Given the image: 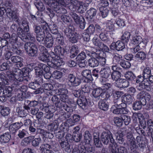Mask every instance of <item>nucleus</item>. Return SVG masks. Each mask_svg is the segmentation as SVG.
<instances>
[{"mask_svg":"<svg viewBox=\"0 0 153 153\" xmlns=\"http://www.w3.org/2000/svg\"><path fill=\"white\" fill-rule=\"evenodd\" d=\"M101 137L102 141L104 144H108L110 141L111 144H109V148L111 153H128L127 149L125 147L117 148V144L115 142L112 134L110 131L102 132Z\"/></svg>","mask_w":153,"mask_h":153,"instance_id":"nucleus-1","label":"nucleus"},{"mask_svg":"<svg viewBox=\"0 0 153 153\" xmlns=\"http://www.w3.org/2000/svg\"><path fill=\"white\" fill-rule=\"evenodd\" d=\"M48 53V52L40 53L38 57L39 60L44 62H47L49 66L54 69H57L63 64V62L60 59L59 56L56 55L53 52L51 53V56L52 59L50 61Z\"/></svg>","mask_w":153,"mask_h":153,"instance_id":"nucleus-2","label":"nucleus"},{"mask_svg":"<svg viewBox=\"0 0 153 153\" xmlns=\"http://www.w3.org/2000/svg\"><path fill=\"white\" fill-rule=\"evenodd\" d=\"M6 74L9 82L10 81L14 80V84L16 85H19V82L23 81H27L28 80L23 71L19 68H14L12 71H8L6 72Z\"/></svg>","mask_w":153,"mask_h":153,"instance_id":"nucleus-3","label":"nucleus"},{"mask_svg":"<svg viewBox=\"0 0 153 153\" xmlns=\"http://www.w3.org/2000/svg\"><path fill=\"white\" fill-rule=\"evenodd\" d=\"M24 48L29 56L34 57L37 56L38 48L35 44L30 42H27L25 44Z\"/></svg>","mask_w":153,"mask_h":153,"instance_id":"nucleus-4","label":"nucleus"},{"mask_svg":"<svg viewBox=\"0 0 153 153\" xmlns=\"http://www.w3.org/2000/svg\"><path fill=\"white\" fill-rule=\"evenodd\" d=\"M104 90V88L101 87L94 88L92 92V96L98 100L102 98L108 99L110 95L109 93H105Z\"/></svg>","mask_w":153,"mask_h":153,"instance_id":"nucleus-5","label":"nucleus"},{"mask_svg":"<svg viewBox=\"0 0 153 153\" xmlns=\"http://www.w3.org/2000/svg\"><path fill=\"white\" fill-rule=\"evenodd\" d=\"M21 23L22 26H23L22 29V33L24 34L25 37L24 39L30 40L31 41H34L35 40V37L33 36L31 34L28 33L29 31V27L28 25V22L26 19L23 18L21 19Z\"/></svg>","mask_w":153,"mask_h":153,"instance_id":"nucleus-6","label":"nucleus"},{"mask_svg":"<svg viewBox=\"0 0 153 153\" xmlns=\"http://www.w3.org/2000/svg\"><path fill=\"white\" fill-rule=\"evenodd\" d=\"M122 130L125 131L126 134V138L128 142L130 145V148L131 150L134 149L136 147V142L135 138L133 137V134L131 131V128H123Z\"/></svg>","mask_w":153,"mask_h":153,"instance_id":"nucleus-7","label":"nucleus"},{"mask_svg":"<svg viewBox=\"0 0 153 153\" xmlns=\"http://www.w3.org/2000/svg\"><path fill=\"white\" fill-rule=\"evenodd\" d=\"M48 5H51L54 8V11L58 13L63 14L66 12V10L60 7V3L58 1L54 0H43ZM60 2V1H59Z\"/></svg>","mask_w":153,"mask_h":153,"instance_id":"nucleus-8","label":"nucleus"},{"mask_svg":"<svg viewBox=\"0 0 153 153\" xmlns=\"http://www.w3.org/2000/svg\"><path fill=\"white\" fill-rule=\"evenodd\" d=\"M35 73L38 76H42L44 74V71L48 72L50 71V68L46 65L40 63L35 68Z\"/></svg>","mask_w":153,"mask_h":153,"instance_id":"nucleus-9","label":"nucleus"},{"mask_svg":"<svg viewBox=\"0 0 153 153\" xmlns=\"http://www.w3.org/2000/svg\"><path fill=\"white\" fill-rule=\"evenodd\" d=\"M55 142L50 140L48 143H44L40 147L41 153H54L51 149H53Z\"/></svg>","mask_w":153,"mask_h":153,"instance_id":"nucleus-10","label":"nucleus"},{"mask_svg":"<svg viewBox=\"0 0 153 153\" xmlns=\"http://www.w3.org/2000/svg\"><path fill=\"white\" fill-rule=\"evenodd\" d=\"M34 32L37 34L49 33V27L47 23L41 25H34L33 26Z\"/></svg>","mask_w":153,"mask_h":153,"instance_id":"nucleus-11","label":"nucleus"},{"mask_svg":"<svg viewBox=\"0 0 153 153\" xmlns=\"http://www.w3.org/2000/svg\"><path fill=\"white\" fill-rule=\"evenodd\" d=\"M67 79L69 82H70L72 86H77L79 85L81 83L82 79L72 74H68Z\"/></svg>","mask_w":153,"mask_h":153,"instance_id":"nucleus-12","label":"nucleus"},{"mask_svg":"<svg viewBox=\"0 0 153 153\" xmlns=\"http://www.w3.org/2000/svg\"><path fill=\"white\" fill-rule=\"evenodd\" d=\"M10 30L14 33L17 32V34L18 35L19 37L22 40L24 41V38L26 37L25 36L24 34L22 33V29L20 27H17V25L16 24H13L11 26Z\"/></svg>","mask_w":153,"mask_h":153,"instance_id":"nucleus-13","label":"nucleus"},{"mask_svg":"<svg viewBox=\"0 0 153 153\" xmlns=\"http://www.w3.org/2000/svg\"><path fill=\"white\" fill-rule=\"evenodd\" d=\"M110 48L112 50H116L117 51H122L125 48L124 43L122 41L119 40L116 42H113L110 46Z\"/></svg>","mask_w":153,"mask_h":153,"instance_id":"nucleus-14","label":"nucleus"},{"mask_svg":"<svg viewBox=\"0 0 153 153\" xmlns=\"http://www.w3.org/2000/svg\"><path fill=\"white\" fill-rule=\"evenodd\" d=\"M132 42L133 44L140 46L141 48H144L146 45V42L143 41L141 37L139 36H133L132 39Z\"/></svg>","mask_w":153,"mask_h":153,"instance_id":"nucleus-15","label":"nucleus"},{"mask_svg":"<svg viewBox=\"0 0 153 153\" xmlns=\"http://www.w3.org/2000/svg\"><path fill=\"white\" fill-rule=\"evenodd\" d=\"M44 41L42 44L44 45L47 48H51L53 47L54 43L53 39L50 33L47 34Z\"/></svg>","mask_w":153,"mask_h":153,"instance_id":"nucleus-16","label":"nucleus"},{"mask_svg":"<svg viewBox=\"0 0 153 153\" xmlns=\"http://www.w3.org/2000/svg\"><path fill=\"white\" fill-rule=\"evenodd\" d=\"M39 104L38 101L35 100L30 101L28 100H25L23 108L26 111H29L30 107H35Z\"/></svg>","mask_w":153,"mask_h":153,"instance_id":"nucleus-17","label":"nucleus"},{"mask_svg":"<svg viewBox=\"0 0 153 153\" xmlns=\"http://www.w3.org/2000/svg\"><path fill=\"white\" fill-rule=\"evenodd\" d=\"M51 100L54 104L55 106L62 110H63V108L65 103L60 101L59 99L56 96H53Z\"/></svg>","mask_w":153,"mask_h":153,"instance_id":"nucleus-18","label":"nucleus"},{"mask_svg":"<svg viewBox=\"0 0 153 153\" xmlns=\"http://www.w3.org/2000/svg\"><path fill=\"white\" fill-rule=\"evenodd\" d=\"M129 82L125 79L120 78L115 83V86L119 88H124L128 86Z\"/></svg>","mask_w":153,"mask_h":153,"instance_id":"nucleus-19","label":"nucleus"},{"mask_svg":"<svg viewBox=\"0 0 153 153\" xmlns=\"http://www.w3.org/2000/svg\"><path fill=\"white\" fill-rule=\"evenodd\" d=\"M150 83L148 82V80L146 79L145 81L142 82H140L138 85L137 86V89L140 91L146 89L148 91H151V87Z\"/></svg>","mask_w":153,"mask_h":153,"instance_id":"nucleus-20","label":"nucleus"},{"mask_svg":"<svg viewBox=\"0 0 153 153\" xmlns=\"http://www.w3.org/2000/svg\"><path fill=\"white\" fill-rule=\"evenodd\" d=\"M11 61L13 63H16V65L18 68H21L23 66V59L18 56H14L10 58Z\"/></svg>","mask_w":153,"mask_h":153,"instance_id":"nucleus-21","label":"nucleus"},{"mask_svg":"<svg viewBox=\"0 0 153 153\" xmlns=\"http://www.w3.org/2000/svg\"><path fill=\"white\" fill-rule=\"evenodd\" d=\"M100 72L102 78L107 79L110 76L111 72L110 68L106 66L102 68Z\"/></svg>","mask_w":153,"mask_h":153,"instance_id":"nucleus-22","label":"nucleus"},{"mask_svg":"<svg viewBox=\"0 0 153 153\" xmlns=\"http://www.w3.org/2000/svg\"><path fill=\"white\" fill-rule=\"evenodd\" d=\"M6 85H4L3 88L0 87V88L3 90L2 94L5 95V96L7 97H10L12 95L13 88L10 86H6Z\"/></svg>","mask_w":153,"mask_h":153,"instance_id":"nucleus-23","label":"nucleus"},{"mask_svg":"<svg viewBox=\"0 0 153 153\" xmlns=\"http://www.w3.org/2000/svg\"><path fill=\"white\" fill-rule=\"evenodd\" d=\"M0 80L1 81L0 82V87L2 88L4 86V85L10 84L8 79H7L6 74L4 72L0 73Z\"/></svg>","mask_w":153,"mask_h":153,"instance_id":"nucleus-24","label":"nucleus"},{"mask_svg":"<svg viewBox=\"0 0 153 153\" xmlns=\"http://www.w3.org/2000/svg\"><path fill=\"white\" fill-rule=\"evenodd\" d=\"M82 75L87 80V82H90L93 80L91 70H85L82 71Z\"/></svg>","mask_w":153,"mask_h":153,"instance_id":"nucleus-25","label":"nucleus"},{"mask_svg":"<svg viewBox=\"0 0 153 153\" xmlns=\"http://www.w3.org/2000/svg\"><path fill=\"white\" fill-rule=\"evenodd\" d=\"M108 99L102 98L98 102V105L100 109L104 111H107L109 105L107 102H106L105 100Z\"/></svg>","mask_w":153,"mask_h":153,"instance_id":"nucleus-26","label":"nucleus"},{"mask_svg":"<svg viewBox=\"0 0 153 153\" xmlns=\"http://www.w3.org/2000/svg\"><path fill=\"white\" fill-rule=\"evenodd\" d=\"M97 13V10L96 9L91 7L87 11L86 14L87 15V16L86 18L88 19L89 20L93 19H94Z\"/></svg>","mask_w":153,"mask_h":153,"instance_id":"nucleus-27","label":"nucleus"},{"mask_svg":"<svg viewBox=\"0 0 153 153\" xmlns=\"http://www.w3.org/2000/svg\"><path fill=\"white\" fill-rule=\"evenodd\" d=\"M87 99L85 97H81L80 98L78 99L77 101V103L78 105L83 109H85V108L88 104Z\"/></svg>","mask_w":153,"mask_h":153,"instance_id":"nucleus-28","label":"nucleus"},{"mask_svg":"<svg viewBox=\"0 0 153 153\" xmlns=\"http://www.w3.org/2000/svg\"><path fill=\"white\" fill-rule=\"evenodd\" d=\"M145 98L147 101L146 109L149 110L153 108V101L152 99L151 95L148 93H146L145 96Z\"/></svg>","mask_w":153,"mask_h":153,"instance_id":"nucleus-29","label":"nucleus"},{"mask_svg":"<svg viewBox=\"0 0 153 153\" xmlns=\"http://www.w3.org/2000/svg\"><path fill=\"white\" fill-rule=\"evenodd\" d=\"M147 124L149 126V129L147 132L148 136L150 138L151 137L152 139V141L153 143V136L152 133L153 131V121L152 119H149L147 120Z\"/></svg>","mask_w":153,"mask_h":153,"instance_id":"nucleus-30","label":"nucleus"},{"mask_svg":"<svg viewBox=\"0 0 153 153\" xmlns=\"http://www.w3.org/2000/svg\"><path fill=\"white\" fill-rule=\"evenodd\" d=\"M67 27L64 29L63 30L64 35L68 38L71 37V36L75 32L74 28L73 27Z\"/></svg>","mask_w":153,"mask_h":153,"instance_id":"nucleus-31","label":"nucleus"},{"mask_svg":"<svg viewBox=\"0 0 153 153\" xmlns=\"http://www.w3.org/2000/svg\"><path fill=\"white\" fill-rule=\"evenodd\" d=\"M107 34L108 31L104 30L103 32L100 33L99 37L101 40L108 44H109L110 43V41L109 39L108 38Z\"/></svg>","mask_w":153,"mask_h":153,"instance_id":"nucleus-32","label":"nucleus"},{"mask_svg":"<svg viewBox=\"0 0 153 153\" xmlns=\"http://www.w3.org/2000/svg\"><path fill=\"white\" fill-rule=\"evenodd\" d=\"M88 65L91 67H97L99 64V61L94 57H91L88 60Z\"/></svg>","mask_w":153,"mask_h":153,"instance_id":"nucleus-33","label":"nucleus"},{"mask_svg":"<svg viewBox=\"0 0 153 153\" xmlns=\"http://www.w3.org/2000/svg\"><path fill=\"white\" fill-rule=\"evenodd\" d=\"M59 142L61 147L66 152L69 153L71 152L70 145L68 142L59 140Z\"/></svg>","mask_w":153,"mask_h":153,"instance_id":"nucleus-34","label":"nucleus"},{"mask_svg":"<svg viewBox=\"0 0 153 153\" xmlns=\"http://www.w3.org/2000/svg\"><path fill=\"white\" fill-rule=\"evenodd\" d=\"M11 138V135L8 132L5 133L0 136V141L2 143L8 142Z\"/></svg>","mask_w":153,"mask_h":153,"instance_id":"nucleus-35","label":"nucleus"},{"mask_svg":"<svg viewBox=\"0 0 153 153\" xmlns=\"http://www.w3.org/2000/svg\"><path fill=\"white\" fill-rule=\"evenodd\" d=\"M126 78L133 83H135L136 76L135 74L131 71H128L126 73L125 75Z\"/></svg>","mask_w":153,"mask_h":153,"instance_id":"nucleus-36","label":"nucleus"},{"mask_svg":"<svg viewBox=\"0 0 153 153\" xmlns=\"http://www.w3.org/2000/svg\"><path fill=\"white\" fill-rule=\"evenodd\" d=\"M79 52V48L76 45H74L72 46L70 52V57L73 58L76 56Z\"/></svg>","mask_w":153,"mask_h":153,"instance_id":"nucleus-37","label":"nucleus"},{"mask_svg":"<svg viewBox=\"0 0 153 153\" xmlns=\"http://www.w3.org/2000/svg\"><path fill=\"white\" fill-rule=\"evenodd\" d=\"M123 130L122 131V132L120 133L117 132L115 134V136H116V141L118 143L120 144H122L124 141V140L123 138L124 135V134L123 133Z\"/></svg>","mask_w":153,"mask_h":153,"instance_id":"nucleus-38","label":"nucleus"},{"mask_svg":"<svg viewBox=\"0 0 153 153\" xmlns=\"http://www.w3.org/2000/svg\"><path fill=\"white\" fill-rule=\"evenodd\" d=\"M54 51L57 54V55H58V56H59L58 55L63 56L65 52L64 49L61 47L60 45L56 46L54 48Z\"/></svg>","mask_w":153,"mask_h":153,"instance_id":"nucleus-39","label":"nucleus"},{"mask_svg":"<svg viewBox=\"0 0 153 153\" xmlns=\"http://www.w3.org/2000/svg\"><path fill=\"white\" fill-rule=\"evenodd\" d=\"M46 35V33L36 34V39L37 42L39 43L42 44L44 42Z\"/></svg>","mask_w":153,"mask_h":153,"instance_id":"nucleus-40","label":"nucleus"},{"mask_svg":"<svg viewBox=\"0 0 153 153\" xmlns=\"http://www.w3.org/2000/svg\"><path fill=\"white\" fill-rule=\"evenodd\" d=\"M79 35L76 32L74 33L71 37H69V40L70 42L73 43H76L79 39Z\"/></svg>","mask_w":153,"mask_h":153,"instance_id":"nucleus-41","label":"nucleus"},{"mask_svg":"<svg viewBox=\"0 0 153 153\" xmlns=\"http://www.w3.org/2000/svg\"><path fill=\"white\" fill-rule=\"evenodd\" d=\"M110 75L111 79L117 82L118 79H120L121 74V72H112Z\"/></svg>","mask_w":153,"mask_h":153,"instance_id":"nucleus-42","label":"nucleus"},{"mask_svg":"<svg viewBox=\"0 0 153 153\" xmlns=\"http://www.w3.org/2000/svg\"><path fill=\"white\" fill-rule=\"evenodd\" d=\"M58 128V124L55 122H53L48 125V130L51 131H53L54 132L56 131Z\"/></svg>","mask_w":153,"mask_h":153,"instance_id":"nucleus-43","label":"nucleus"},{"mask_svg":"<svg viewBox=\"0 0 153 153\" xmlns=\"http://www.w3.org/2000/svg\"><path fill=\"white\" fill-rule=\"evenodd\" d=\"M123 101L122 97V98H115V99H114L113 101L114 105H113L112 106L121 107L125 103H124Z\"/></svg>","mask_w":153,"mask_h":153,"instance_id":"nucleus-44","label":"nucleus"},{"mask_svg":"<svg viewBox=\"0 0 153 153\" xmlns=\"http://www.w3.org/2000/svg\"><path fill=\"white\" fill-rule=\"evenodd\" d=\"M34 137V136H31L25 138L22 141L21 145L22 146H26L29 144L32 141V140L33 139Z\"/></svg>","mask_w":153,"mask_h":153,"instance_id":"nucleus-45","label":"nucleus"},{"mask_svg":"<svg viewBox=\"0 0 153 153\" xmlns=\"http://www.w3.org/2000/svg\"><path fill=\"white\" fill-rule=\"evenodd\" d=\"M0 108H1L0 113L2 116L5 117L10 114V109L8 107L0 105Z\"/></svg>","mask_w":153,"mask_h":153,"instance_id":"nucleus-46","label":"nucleus"},{"mask_svg":"<svg viewBox=\"0 0 153 153\" xmlns=\"http://www.w3.org/2000/svg\"><path fill=\"white\" fill-rule=\"evenodd\" d=\"M16 111L18 113V115L20 117H24L28 114L27 111L25 109H22V107H19L17 108Z\"/></svg>","mask_w":153,"mask_h":153,"instance_id":"nucleus-47","label":"nucleus"},{"mask_svg":"<svg viewBox=\"0 0 153 153\" xmlns=\"http://www.w3.org/2000/svg\"><path fill=\"white\" fill-rule=\"evenodd\" d=\"M84 137L85 142L87 144H89L92 140V136L88 131H85Z\"/></svg>","mask_w":153,"mask_h":153,"instance_id":"nucleus-48","label":"nucleus"},{"mask_svg":"<svg viewBox=\"0 0 153 153\" xmlns=\"http://www.w3.org/2000/svg\"><path fill=\"white\" fill-rule=\"evenodd\" d=\"M70 14L76 24H79L80 22H81L80 17L76 13L71 12L70 13Z\"/></svg>","mask_w":153,"mask_h":153,"instance_id":"nucleus-49","label":"nucleus"},{"mask_svg":"<svg viewBox=\"0 0 153 153\" xmlns=\"http://www.w3.org/2000/svg\"><path fill=\"white\" fill-rule=\"evenodd\" d=\"M35 6L38 10L40 11L38 12L39 15L42 16V13L41 11H43L45 9L44 4L42 2H38L36 3Z\"/></svg>","mask_w":153,"mask_h":153,"instance_id":"nucleus-50","label":"nucleus"},{"mask_svg":"<svg viewBox=\"0 0 153 153\" xmlns=\"http://www.w3.org/2000/svg\"><path fill=\"white\" fill-rule=\"evenodd\" d=\"M146 53L143 51H141L138 52L136 54L135 57L141 60H143L146 59Z\"/></svg>","mask_w":153,"mask_h":153,"instance_id":"nucleus-51","label":"nucleus"},{"mask_svg":"<svg viewBox=\"0 0 153 153\" xmlns=\"http://www.w3.org/2000/svg\"><path fill=\"white\" fill-rule=\"evenodd\" d=\"M121 117L122 118L123 122H124L126 126L129 125L131 121L130 116L125 114H122L121 115Z\"/></svg>","mask_w":153,"mask_h":153,"instance_id":"nucleus-52","label":"nucleus"},{"mask_svg":"<svg viewBox=\"0 0 153 153\" xmlns=\"http://www.w3.org/2000/svg\"><path fill=\"white\" fill-rule=\"evenodd\" d=\"M124 103H127L128 104H130L132 102L133 100L132 97L130 94H128L122 97Z\"/></svg>","mask_w":153,"mask_h":153,"instance_id":"nucleus-53","label":"nucleus"},{"mask_svg":"<svg viewBox=\"0 0 153 153\" xmlns=\"http://www.w3.org/2000/svg\"><path fill=\"white\" fill-rule=\"evenodd\" d=\"M151 74V70L149 67L144 68L143 73V75L144 79H147L149 75Z\"/></svg>","mask_w":153,"mask_h":153,"instance_id":"nucleus-54","label":"nucleus"},{"mask_svg":"<svg viewBox=\"0 0 153 153\" xmlns=\"http://www.w3.org/2000/svg\"><path fill=\"white\" fill-rule=\"evenodd\" d=\"M92 42L93 44L95 45L100 48L102 46L103 43L102 42L101 40H100L98 38L94 37L92 39Z\"/></svg>","mask_w":153,"mask_h":153,"instance_id":"nucleus-55","label":"nucleus"},{"mask_svg":"<svg viewBox=\"0 0 153 153\" xmlns=\"http://www.w3.org/2000/svg\"><path fill=\"white\" fill-rule=\"evenodd\" d=\"M85 31L88 34L92 35L94 34L95 31V26L93 24H91Z\"/></svg>","mask_w":153,"mask_h":153,"instance_id":"nucleus-56","label":"nucleus"},{"mask_svg":"<svg viewBox=\"0 0 153 153\" xmlns=\"http://www.w3.org/2000/svg\"><path fill=\"white\" fill-rule=\"evenodd\" d=\"M82 135L81 133H75L73 134V140L75 142H78L80 141L82 138Z\"/></svg>","mask_w":153,"mask_h":153,"instance_id":"nucleus-57","label":"nucleus"},{"mask_svg":"<svg viewBox=\"0 0 153 153\" xmlns=\"http://www.w3.org/2000/svg\"><path fill=\"white\" fill-rule=\"evenodd\" d=\"M131 36L130 33L128 31L125 32L121 36V40L126 42H127Z\"/></svg>","mask_w":153,"mask_h":153,"instance_id":"nucleus-58","label":"nucleus"},{"mask_svg":"<svg viewBox=\"0 0 153 153\" xmlns=\"http://www.w3.org/2000/svg\"><path fill=\"white\" fill-rule=\"evenodd\" d=\"M120 65L125 69H128L130 68L131 66L130 62L128 61L123 60L120 62Z\"/></svg>","mask_w":153,"mask_h":153,"instance_id":"nucleus-59","label":"nucleus"},{"mask_svg":"<svg viewBox=\"0 0 153 153\" xmlns=\"http://www.w3.org/2000/svg\"><path fill=\"white\" fill-rule=\"evenodd\" d=\"M99 10L103 18L106 17L108 14V10L105 7H100Z\"/></svg>","mask_w":153,"mask_h":153,"instance_id":"nucleus-60","label":"nucleus"},{"mask_svg":"<svg viewBox=\"0 0 153 153\" xmlns=\"http://www.w3.org/2000/svg\"><path fill=\"white\" fill-rule=\"evenodd\" d=\"M111 110L114 114H121L120 107L112 106L111 108Z\"/></svg>","mask_w":153,"mask_h":153,"instance_id":"nucleus-61","label":"nucleus"},{"mask_svg":"<svg viewBox=\"0 0 153 153\" xmlns=\"http://www.w3.org/2000/svg\"><path fill=\"white\" fill-rule=\"evenodd\" d=\"M114 123L118 127L121 126L123 124V122L122 118L121 117H117L114 119Z\"/></svg>","mask_w":153,"mask_h":153,"instance_id":"nucleus-62","label":"nucleus"},{"mask_svg":"<svg viewBox=\"0 0 153 153\" xmlns=\"http://www.w3.org/2000/svg\"><path fill=\"white\" fill-rule=\"evenodd\" d=\"M13 53L15 54L21 55L22 54V51L19 48L16 47H13L11 48Z\"/></svg>","mask_w":153,"mask_h":153,"instance_id":"nucleus-63","label":"nucleus"},{"mask_svg":"<svg viewBox=\"0 0 153 153\" xmlns=\"http://www.w3.org/2000/svg\"><path fill=\"white\" fill-rule=\"evenodd\" d=\"M52 75L55 79H59L62 77V73L60 71H56L53 72Z\"/></svg>","mask_w":153,"mask_h":153,"instance_id":"nucleus-64","label":"nucleus"}]
</instances>
